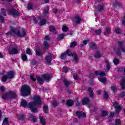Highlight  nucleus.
<instances>
[{
    "mask_svg": "<svg viewBox=\"0 0 125 125\" xmlns=\"http://www.w3.org/2000/svg\"><path fill=\"white\" fill-rule=\"evenodd\" d=\"M89 42V40H84L83 41V44H84V45H86V44H87V42Z\"/></svg>",
    "mask_w": 125,
    "mask_h": 125,
    "instance_id": "obj_55",
    "label": "nucleus"
},
{
    "mask_svg": "<svg viewBox=\"0 0 125 125\" xmlns=\"http://www.w3.org/2000/svg\"><path fill=\"white\" fill-rule=\"evenodd\" d=\"M0 20L2 23H3V21H4V18H3L2 16L0 15Z\"/></svg>",
    "mask_w": 125,
    "mask_h": 125,
    "instance_id": "obj_59",
    "label": "nucleus"
},
{
    "mask_svg": "<svg viewBox=\"0 0 125 125\" xmlns=\"http://www.w3.org/2000/svg\"><path fill=\"white\" fill-rule=\"evenodd\" d=\"M113 105L114 106V108L116 109V112L117 114H119L121 110H122V107L121 105H119V104H117V102H115L113 104Z\"/></svg>",
    "mask_w": 125,
    "mask_h": 125,
    "instance_id": "obj_9",
    "label": "nucleus"
},
{
    "mask_svg": "<svg viewBox=\"0 0 125 125\" xmlns=\"http://www.w3.org/2000/svg\"><path fill=\"white\" fill-rule=\"evenodd\" d=\"M49 29L50 32L55 33V32H56L55 27H54L53 26H50L49 27Z\"/></svg>",
    "mask_w": 125,
    "mask_h": 125,
    "instance_id": "obj_37",
    "label": "nucleus"
},
{
    "mask_svg": "<svg viewBox=\"0 0 125 125\" xmlns=\"http://www.w3.org/2000/svg\"><path fill=\"white\" fill-rule=\"evenodd\" d=\"M121 51H123V52H125V48L124 47H121L120 48L117 49V53L119 56H121V55H122V53L121 52Z\"/></svg>",
    "mask_w": 125,
    "mask_h": 125,
    "instance_id": "obj_13",
    "label": "nucleus"
},
{
    "mask_svg": "<svg viewBox=\"0 0 125 125\" xmlns=\"http://www.w3.org/2000/svg\"><path fill=\"white\" fill-rule=\"evenodd\" d=\"M24 118H25V117H24V115H21L20 116L19 119H20V120H24Z\"/></svg>",
    "mask_w": 125,
    "mask_h": 125,
    "instance_id": "obj_62",
    "label": "nucleus"
},
{
    "mask_svg": "<svg viewBox=\"0 0 125 125\" xmlns=\"http://www.w3.org/2000/svg\"><path fill=\"white\" fill-rule=\"evenodd\" d=\"M27 54H32V52H31V50L30 49H27L26 50Z\"/></svg>",
    "mask_w": 125,
    "mask_h": 125,
    "instance_id": "obj_58",
    "label": "nucleus"
},
{
    "mask_svg": "<svg viewBox=\"0 0 125 125\" xmlns=\"http://www.w3.org/2000/svg\"><path fill=\"white\" fill-rule=\"evenodd\" d=\"M33 100L34 102L29 103L28 107L30 108L32 113H38L37 106H41V105H42L41 97L39 96H34L33 97Z\"/></svg>",
    "mask_w": 125,
    "mask_h": 125,
    "instance_id": "obj_1",
    "label": "nucleus"
},
{
    "mask_svg": "<svg viewBox=\"0 0 125 125\" xmlns=\"http://www.w3.org/2000/svg\"><path fill=\"white\" fill-rule=\"evenodd\" d=\"M49 10V8H48V6H47L46 7H45L43 11V14L44 16H45L46 14L48 13V11Z\"/></svg>",
    "mask_w": 125,
    "mask_h": 125,
    "instance_id": "obj_24",
    "label": "nucleus"
},
{
    "mask_svg": "<svg viewBox=\"0 0 125 125\" xmlns=\"http://www.w3.org/2000/svg\"><path fill=\"white\" fill-rule=\"evenodd\" d=\"M67 55L68 56H73L74 58V60H73V62H75V63H78V61H79L78 55H77V54L76 53H72V52L70 51V50H67L65 52L61 54V59L62 60H65V59L67 58Z\"/></svg>",
    "mask_w": 125,
    "mask_h": 125,
    "instance_id": "obj_3",
    "label": "nucleus"
},
{
    "mask_svg": "<svg viewBox=\"0 0 125 125\" xmlns=\"http://www.w3.org/2000/svg\"><path fill=\"white\" fill-rule=\"evenodd\" d=\"M43 45L44 49H48V47H49V46L48 45V43H47V42L44 41L43 42Z\"/></svg>",
    "mask_w": 125,
    "mask_h": 125,
    "instance_id": "obj_36",
    "label": "nucleus"
},
{
    "mask_svg": "<svg viewBox=\"0 0 125 125\" xmlns=\"http://www.w3.org/2000/svg\"><path fill=\"white\" fill-rule=\"evenodd\" d=\"M21 58L23 61H26V60L27 59V56H26L25 54L21 55Z\"/></svg>",
    "mask_w": 125,
    "mask_h": 125,
    "instance_id": "obj_46",
    "label": "nucleus"
},
{
    "mask_svg": "<svg viewBox=\"0 0 125 125\" xmlns=\"http://www.w3.org/2000/svg\"><path fill=\"white\" fill-rule=\"evenodd\" d=\"M101 29H98L97 30L95 31L96 35H100V34H101Z\"/></svg>",
    "mask_w": 125,
    "mask_h": 125,
    "instance_id": "obj_49",
    "label": "nucleus"
},
{
    "mask_svg": "<svg viewBox=\"0 0 125 125\" xmlns=\"http://www.w3.org/2000/svg\"><path fill=\"white\" fill-rule=\"evenodd\" d=\"M58 11V10L56 8H54L53 9V12L54 13H57V12Z\"/></svg>",
    "mask_w": 125,
    "mask_h": 125,
    "instance_id": "obj_64",
    "label": "nucleus"
},
{
    "mask_svg": "<svg viewBox=\"0 0 125 125\" xmlns=\"http://www.w3.org/2000/svg\"><path fill=\"white\" fill-rule=\"evenodd\" d=\"M63 83H64V85L65 86H68V85H70L71 83H72V82L68 81L67 79H64Z\"/></svg>",
    "mask_w": 125,
    "mask_h": 125,
    "instance_id": "obj_27",
    "label": "nucleus"
},
{
    "mask_svg": "<svg viewBox=\"0 0 125 125\" xmlns=\"http://www.w3.org/2000/svg\"><path fill=\"white\" fill-rule=\"evenodd\" d=\"M77 42H71L70 44V47L71 48H74V47H75V46H77Z\"/></svg>",
    "mask_w": 125,
    "mask_h": 125,
    "instance_id": "obj_32",
    "label": "nucleus"
},
{
    "mask_svg": "<svg viewBox=\"0 0 125 125\" xmlns=\"http://www.w3.org/2000/svg\"><path fill=\"white\" fill-rule=\"evenodd\" d=\"M66 105L68 107H71L74 105V101L72 100H68L66 101Z\"/></svg>",
    "mask_w": 125,
    "mask_h": 125,
    "instance_id": "obj_19",
    "label": "nucleus"
},
{
    "mask_svg": "<svg viewBox=\"0 0 125 125\" xmlns=\"http://www.w3.org/2000/svg\"><path fill=\"white\" fill-rule=\"evenodd\" d=\"M29 118L30 119V121L34 122V123L37 122V117L36 116H33V114L29 115Z\"/></svg>",
    "mask_w": 125,
    "mask_h": 125,
    "instance_id": "obj_23",
    "label": "nucleus"
},
{
    "mask_svg": "<svg viewBox=\"0 0 125 125\" xmlns=\"http://www.w3.org/2000/svg\"><path fill=\"white\" fill-rule=\"evenodd\" d=\"M121 88L122 89H125V78L123 77L121 80V82L120 83Z\"/></svg>",
    "mask_w": 125,
    "mask_h": 125,
    "instance_id": "obj_17",
    "label": "nucleus"
},
{
    "mask_svg": "<svg viewBox=\"0 0 125 125\" xmlns=\"http://www.w3.org/2000/svg\"><path fill=\"white\" fill-rule=\"evenodd\" d=\"M111 90H112V91H117V87H116V86H111Z\"/></svg>",
    "mask_w": 125,
    "mask_h": 125,
    "instance_id": "obj_54",
    "label": "nucleus"
},
{
    "mask_svg": "<svg viewBox=\"0 0 125 125\" xmlns=\"http://www.w3.org/2000/svg\"><path fill=\"white\" fill-rule=\"evenodd\" d=\"M30 79H31V80H32V81H33V82H36V81H37V79L36 78H35L34 74H32L30 76Z\"/></svg>",
    "mask_w": 125,
    "mask_h": 125,
    "instance_id": "obj_50",
    "label": "nucleus"
},
{
    "mask_svg": "<svg viewBox=\"0 0 125 125\" xmlns=\"http://www.w3.org/2000/svg\"><path fill=\"white\" fill-rule=\"evenodd\" d=\"M95 74L96 76H105L106 75V74H105V72L103 71H96Z\"/></svg>",
    "mask_w": 125,
    "mask_h": 125,
    "instance_id": "obj_25",
    "label": "nucleus"
},
{
    "mask_svg": "<svg viewBox=\"0 0 125 125\" xmlns=\"http://www.w3.org/2000/svg\"><path fill=\"white\" fill-rule=\"evenodd\" d=\"M123 70H124V68L122 67H120L117 68V70L118 71V72H122Z\"/></svg>",
    "mask_w": 125,
    "mask_h": 125,
    "instance_id": "obj_61",
    "label": "nucleus"
},
{
    "mask_svg": "<svg viewBox=\"0 0 125 125\" xmlns=\"http://www.w3.org/2000/svg\"><path fill=\"white\" fill-rule=\"evenodd\" d=\"M69 68H68L65 66H63L62 68V72H63L64 73H67V72H68V70H69Z\"/></svg>",
    "mask_w": 125,
    "mask_h": 125,
    "instance_id": "obj_45",
    "label": "nucleus"
},
{
    "mask_svg": "<svg viewBox=\"0 0 125 125\" xmlns=\"http://www.w3.org/2000/svg\"><path fill=\"white\" fill-rule=\"evenodd\" d=\"M89 46L91 49H96L97 48V46L96 44L93 42H91L89 43Z\"/></svg>",
    "mask_w": 125,
    "mask_h": 125,
    "instance_id": "obj_15",
    "label": "nucleus"
},
{
    "mask_svg": "<svg viewBox=\"0 0 125 125\" xmlns=\"http://www.w3.org/2000/svg\"><path fill=\"white\" fill-rule=\"evenodd\" d=\"M64 34H61L59 36L58 40L61 41V40H63L64 39Z\"/></svg>",
    "mask_w": 125,
    "mask_h": 125,
    "instance_id": "obj_47",
    "label": "nucleus"
},
{
    "mask_svg": "<svg viewBox=\"0 0 125 125\" xmlns=\"http://www.w3.org/2000/svg\"><path fill=\"white\" fill-rule=\"evenodd\" d=\"M37 79L38 83L40 84L43 83V79H42V78L37 76Z\"/></svg>",
    "mask_w": 125,
    "mask_h": 125,
    "instance_id": "obj_29",
    "label": "nucleus"
},
{
    "mask_svg": "<svg viewBox=\"0 0 125 125\" xmlns=\"http://www.w3.org/2000/svg\"><path fill=\"white\" fill-rule=\"evenodd\" d=\"M22 96H28L31 94V88L27 85H23L21 89Z\"/></svg>",
    "mask_w": 125,
    "mask_h": 125,
    "instance_id": "obj_6",
    "label": "nucleus"
},
{
    "mask_svg": "<svg viewBox=\"0 0 125 125\" xmlns=\"http://www.w3.org/2000/svg\"><path fill=\"white\" fill-rule=\"evenodd\" d=\"M115 124L116 125H120L121 124V120L119 119H117L115 120Z\"/></svg>",
    "mask_w": 125,
    "mask_h": 125,
    "instance_id": "obj_52",
    "label": "nucleus"
},
{
    "mask_svg": "<svg viewBox=\"0 0 125 125\" xmlns=\"http://www.w3.org/2000/svg\"><path fill=\"white\" fill-rule=\"evenodd\" d=\"M99 80L100 82H101V83H105L107 82V79L106 78L102 76H101V77L99 78Z\"/></svg>",
    "mask_w": 125,
    "mask_h": 125,
    "instance_id": "obj_26",
    "label": "nucleus"
},
{
    "mask_svg": "<svg viewBox=\"0 0 125 125\" xmlns=\"http://www.w3.org/2000/svg\"><path fill=\"white\" fill-rule=\"evenodd\" d=\"M105 63L106 64V70L108 72V71L110 70V68H111V65L110 64V62H109V61L108 60H105Z\"/></svg>",
    "mask_w": 125,
    "mask_h": 125,
    "instance_id": "obj_20",
    "label": "nucleus"
},
{
    "mask_svg": "<svg viewBox=\"0 0 125 125\" xmlns=\"http://www.w3.org/2000/svg\"><path fill=\"white\" fill-rule=\"evenodd\" d=\"M104 35L105 36H108V35H109V34H111V28L109 27H107L105 29V30L104 32Z\"/></svg>",
    "mask_w": 125,
    "mask_h": 125,
    "instance_id": "obj_22",
    "label": "nucleus"
},
{
    "mask_svg": "<svg viewBox=\"0 0 125 125\" xmlns=\"http://www.w3.org/2000/svg\"><path fill=\"white\" fill-rule=\"evenodd\" d=\"M76 116L78 119H81V118H85L86 117L85 113L83 111L76 112Z\"/></svg>",
    "mask_w": 125,
    "mask_h": 125,
    "instance_id": "obj_10",
    "label": "nucleus"
},
{
    "mask_svg": "<svg viewBox=\"0 0 125 125\" xmlns=\"http://www.w3.org/2000/svg\"><path fill=\"white\" fill-rule=\"evenodd\" d=\"M115 115V113L114 112H111L109 116V121L110 122L111 120L113 119V117H114V115Z\"/></svg>",
    "mask_w": 125,
    "mask_h": 125,
    "instance_id": "obj_42",
    "label": "nucleus"
},
{
    "mask_svg": "<svg viewBox=\"0 0 125 125\" xmlns=\"http://www.w3.org/2000/svg\"><path fill=\"white\" fill-rule=\"evenodd\" d=\"M119 59H118L116 58L113 60V63H114V65H118V64H119Z\"/></svg>",
    "mask_w": 125,
    "mask_h": 125,
    "instance_id": "obj_44",
    "label": "nucleus"
},
{
    "mask_svg": "<svg viewBox=\"0 0 125 125\" xmlns=\"http://www.w3.org/2000/svg\"><path fill=\"white\" fill-rule=\"evenodd\" d=\"M46 23V20L45 19H42L41 20V21L40 22V26H43Z\"/></svg>",
    "mask_w": 125,
    "mask_h": 125,
    "instance_id": "obj_40",
    "label": "nucleus"
},
{
    "mask_svg": "<svg viewBox=\"0 0 125 125\" xmlns=\"http://www.w3.org/2000/svg\"><path fill=\"white\" fill-rule=\"evenodd\" d=\"M104 8V7L102 5H100L99 7H96L95 9L97 11H102Z\"/></svg>",
    "mask_w": 125,
    "mask_h": 125,
    "instance_id": "obj_33",
    "label": "nucleus"
},
{
    "mask_svg": "<svg viewBox=\"0 0 125 125\" xmlns=\"http://www.w3.org/2000/svg\"><path fill=\"white\" fill-rule=\"evenodd\" d=\"M33 8V4L31 3H29L27 5V9H32Z\"/></svg>",
    "mask_w": 125,
    "mask_h": 125,
    "instance_id": "obj_48",
    "label": "nucleus"
},
{
    "mask_svg": "<svg viewBox=\"0 0 125 125\" xmlns=\"http://www.w3.org/2000/svg\"><path fill=\"white\" fill-rule=\"evenodd\" d=\"M90 101V100H89V98H84L82 100V104L83 105H85L86 104H88V103H89Z\"/></svg>",
    "mask_w": 125,
    "mask_h": 125,
    "instance_id": "obj_16",
    "label": "nucleus"
},
{
    "mask_svg": "<svg viewBox=\"0 0 125 125\" xmlns=\"http://www.w3.org/2000/svg\"><path fill=\"white\" fill-rule=\"evenodd\" d=\"M9 54L10 55L17 54L19 52V49L18 47L16 46L15 43L12 42L10 44L9 49H8Z\"/></svg>",
    "mask_w": 125,
    "mask_h": 125,
    "instance_id": "obj_4",
    "label": "nucleus"
},
{
    "mask_svg": "<svg viewBox=\"0 0 125 125\" xmlns=\"http://www.w3.org/2000/svg\"><path fill=\"white\" fill-rule=\"evenodd\" d=\"M115 32L117 34H120L121 32V29L119 28H116L115 29Z\"/></svg>",
    "mask_w": 125,
    "mask_h": 125,
    "instance_id": "obj_53",
    "label": "nucleus"
},
{
    "mask_svg": "<svg viewBox=\"0 0 125 125\" xmlns=\"http://www.w3.org/2000/svg\"><path fill=\"white\" fill-rule=\"evenodd\" d=\"M114 5L115 7L120 6V5H121V3H120L118 2H115V3H114Z\"/></svg>",
    "mask_w": 125,
    "mask_h": 125,
    "instance_id": "obj_56",
    "label": "nucleus"
},
{
    "mask_svg": "<svg viewBox=\"0 0 125 125\" xmlns=\"http://www.w3.org/2000/svg\"><path fill=\"white\" fill-rule=\"evenodd\" d=\"M1 13L4 16H6V10L5 9L3 8H1Z\"/></svg>",
    "mask_w": 125,
    "mask_h": 125,
    "instance_id": "obj_38",
    "label": "nucleus"
},
{
    "mask_svg": "<svg viewBox=\"0 0 125 125\" xmlns=\"http://www.w3.org/2000/svg\"><path fill=\"white\" fill-rule=\"evenodd\" d=\"M102 117H105L106 116H108V112L106 111H103L102 112Z\"/></svg>",
    "mask_w": 125,
    "mask_h": 125,
    "instance_id": "obj_43",
    "label": "nucleus"
},
{
    "mask_svg": "<svg viewBox=\"0 0 125 125\" xmlns=\"http://www.w3.org/2000/svg\"><path fill=\"white\" fill-rule=\"evenodd\" d=\"M122 24L124 26H125V17H124V18L122 20Z\"/></svg>",
    "mask_w": 125,
    "mask_h": 125,
    "instance_id": "obj_60",
    "label": "nucleus"
},
{
    "mask_svg": "<svg viewBox=\"0 0 125 125\" xmlns=\"http://www.w3.org/2000/svg\"><path fill=\"white\" fill-rule=\"evenodd\" d=\"M39 119L40 120V123L42 125H45L46 124V121H45V118H43L42 116H40Z\"/></svg>",
    "mask_w": 125,
    "mask_h": 125,
    "instance_id": "obj_18",
    "label": "nucleus"
},
{
    "mask_svg": "<svg viewBox=\"0 0 125 125\" xmlns=\"http://www.w3.org/2000/svg\"><path fill=\"white\" fill-rule=\"evenodd\" d=\"M16 97V93L14 91H9L8 93L2 95V99H4V100H6V99H13Z\"/></svg>",
    "mask_w": 125,
    "mask_h": 125,
    "instance_id": "obj_5",
    "label": "nucleus"
},
{
    "mask_svg": "<svg viewBox=\"0 0 125 125\" xmlns=\"http://www.w3.org/2000/svg\"><path fill=\"white\" fill-rule=\"evenodd\" d=\"M73 21L75 24H80V22L82 21V18L78 15L75 16L73 19Z\"/></svg>",
    "mask_w": 125,
    "mask_h": 125,
    "instance_id": "obj_11",
    "label": "nucleus"
},
{
    "mask_svg": "<svg viewBox=\"0 0 125 125\" xmlns=\"http://www.w3.org/2000/svg\"><path fill=\"white\" fill-rule=\"evenodd\" d=\"M33 19H34V22H35V23H38V21H39V19H38V18H37L34 17V18H33Z\"/></svg>",
    "mask_w": 125,
    "mask_h": 125,
    "instance_id": "obj_63",
    "label": "nucleus"
},
{
    "mask_svg": "<svg viewBox=\"0 0 125 125\" xmlns=\"http://www.w3.org/2000/svg\"><path fill=\"white\" fill-rule=\"evenodd\" d=\"M42 77L43 79H44L45 81L47 83L50 81V75H49V74H42Z\"/></svg>",
    "mask_w": 125,
    "mask_h": 125,
    "instance_id": "obj_12",
    "label": "nucleus"
},
{
    "mask_svg": "<svg viewBox=\"0 0 125 125\" xmlns=\"http://www.w3.org/2000/svg\"><path fill=\"white\" fill-rule=\"evenodd\" d=\"M45 59L47 62V63L50 65V63H51V61L52 60V55L46 56Z\"/></svg>",
    "mask_w": 125,
    "mask_h": 125,
    "instance_id": "obj_14",
    "label": "nucleus"
},
{
    "mask_svg": "<svg viewBox=\"0 0 125 125\" xmlns=\"http://www.w3.org/2000/svg\"><path fill=\"white\" fill-rule=\"evenodd\" d=\"M88 91L89 92L90 97L92 98L94 95H93V91H92V89L91 88V87L88 88Z\"/></svg>",
    "mask_w": 125,
    "mask_h": 125,
    "instance_id": "obj_28",
    "label": "nucleus"
},
{
    "mask_svg": "<svg viewBox=\"0 0 125 125\" xmlns=\"http://www.w3.org/2000/svg\"><path fill=\"white\" fill-rule=\"evenodd\" d=\"M21 105L22 107H23V108H26V107L28 106V103H27V101L23 100L21 103Z\"/></svg>",
    "mask_w": 125,
    "mask_h": 125,
    "instance_id": "obj_21",
    "label": "nucleus"
},
{
    "mask_svg": "<svg viewBox=\"0 0 125 125\" xmlns=\"http://www.w3.org/2000/svg\"><path fill=\"white\" fill-rule=\"evenodd\" d=\"M43 111L44 113H45V114H47V113H48V106L46 105H44L43 107Z\"/></svg>",
    "mask_w": 125,
    "mask_h": 125,
    "instance_id": "obj_34",
    "label": "nucleus"
},
{
    "mask_svg": "<svg viewBox=\"0 0 125 125\" xmlns=\"http://www.w3.org/2000/svg\"><path fill=\"white\" fill-rule=\"evenodd\" d=\"M94 57L95 58H97L98 59V58H100V57H101V53H100V52L99 51H97L95 54Z\"/></svg>",
    "mask_w": 125,
    "mask_h": 125,
    "instance_id": "obj_30",
    "label": "nucleus"
},
{
    "mask_svg": "<svg viewBox=\"0 0 125 125\" xmlns=\"http://www.w3.org/2000/svg\"><path fill=\"white\" fill-rule=\"evenodd\" d=\"M8 14L9 15H12L13 17H16V16H19V12L16 10L11 9L9 10Z\"/></svg>",
    "mask_w": 125,
    "mask_h": 125,
    "instance_id": "obj_8",
    "label": "nucleus"
},
{
    "mask_svg": "<svg viewBox=\"0 0 125 125\" xmlns=\"http://www.w3.org/2000/svg\"><path fill=\"white\" fill-rule=\"evenodd\" d=\"M14 78V72L13 71H9L7 73L6 75L2 77V81L5 82L7 79H13Z\"/></svg>",
    "mask_w": 125,
    "mask_h": 125,
    "instance_id": "obj_7",
    "label": "nucleus"
},
{
    "mask_svg": "<svg viewBox=\"0 0 125 125\" xmlns=\"http://www.w3.org/2000/svg\"><path fill=\"white\" fill-rule=\"evenodd\" d=\"M6 35L7 36H13V37H15L16 35L19 38H22L26 36V31L24 29H21V31H20L19 30H16L15 29L12 28L10 32L6 33Z\"/></svg>",
    "mask_w": 125,
    "mask_h": 125,
    "instance_id": "obj_2",
    "label": "nucleus"
},
{
    "mask_svg": "<svg viewBox=\"0 0 125 125\" xmlns=\"http://www.w3.org/2000/svg\"><path fill=\"white\" fill-rule=\"evenodd\" d=\"M62 30L63 32H68V30H69V28L67 26L63 25L62 27Z\"/></svg>",
    "mask_w": 125,
    "mask_h": 125,
    "instance_id": "obj_41",
    "label": "nucleus"
},
{
    "mask_svg": "<svg viewBox=\"0 0 125 125\" xmlns=\"http://www.w3.org/2000/svg\"><path fill=\"white\" fill-rule=\"evenodd\" d=\"M104 97L105 99H108L109 98V95L108 94V92L106 91H104L103 93Z\"/></svg>",
    "mask_w": 125,
    "mask_h": 125,
    "instance_id": "obj_35",
    "label": "nucleus"
},
{
    "mask_svg": "<svg viewBox=\"0 0 125 125\" xmlns=\"http://www.w3.org/2000/svg\"><path fill=\"white\" fill-rule=\"evenodd\" d=\"M58 104H59L56 101H53V105L55 107H56V106H58Z\"/></svg>",
    "mask_w": 125,
    "mask_h": 125,
    "instance_id": "obj_51",
    "label": "nucleus"
},
{
    "mask_svg": "<svg viewBox=\"0 0 125 125\" xmlns=\"http://www.w3.org/2000/svg\"><path fill=\"white\" fill-rule=\"evenodd\" d=\"M89 78L90 79H94V74L93 73H90L89 75Z\"/></svg>",
    "mask_w": 125,
    "mask_h": 125,
    "instance_id": "obj_57",
    "label": "nucleus"
},
{
    "mask_svg": "<svg viewBox=\"0 0 125 125\" xmlns=\"http://www.w3.org/2000/svg\"><path fill=\"white\" fill-rule=\"evenodd\" d=\"M2 125H9V124L8 123V120H7V119L5 118L4 119Z\"/></svg>",
    "mask_w": 125,
    "mask_h": 125,
    "instance_id": "obj_39",
    "label": "nucleus"
},
{
    "mask_svg": "<svg viewBox=\"0 0 125 125\" xmlns=\"http://www.w3.org/2000/svg\"><path fill=\"white\" fill-rule=\"evenodd\" d=\"M36 55L37 56H42V52H41L40 48L36 49Z\"/></svg>",
    "mask_w": 125,
    "mask_h": 125,
    "instance_id": "obj_31",
    "label": "nucleus"
}]
</instances>
